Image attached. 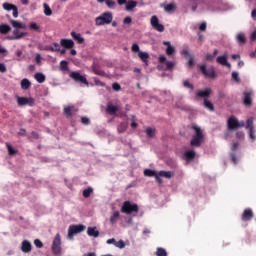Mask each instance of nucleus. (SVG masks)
Returning <instances> with one entry per match:
<instances>
[{
  "instance_id": "obj_3",
  "label": "nucleus",
  "mask_w": 256,
  "mask_h": 256,
  "mask_svg": "<svg viewBox=\"0 0 256 256\" xmlns=\"http://www.w3.org/2000/svg\"><path fill=\"white\" fill-rule=\"evenodd\" d=\"M121 213H126V215L139 213V206H137V204H132L131 201H125L122 205Z\"/></svg>"
},
{
  "instance_id": "obj_24",
  "label": "nucleus",
  "mask_w": 256,
  "mask_h": 256,
  "mask_svg": "<svg viewBox=\"0 0 256 256\" xmlns=\"http://www.w3.org/2000/svg\"><path fill=\"white\" fill-rule=\"evenodd\" d=\"M251 217H253V210H251L249 208L244 210V212L242 214V220L249 221V219H251Z\"/></svg>"
},
{
  "instance_id": "obj_60",
  "label": "nucleus",
  "mask_w": 256,
  "mask_h": 256,
  "mask_svg": "<svg viewBox=\"0 0 256 256\" xmlns=\"http://www.w3.org/2000/svg\"><path fill=\"white\" fill-rule=\"evenodd\" d=\"M92 69L96 75H103V71L97 69V66H93Z\"/></svg>"
},
{
  "instance_id": "obj_10",
  "label": "nucleus",
  "mask_w": 256,
  "mask_h": 256,
  "mask_svg": "<svg viewBox=\"0 0 256 256\" xmlns=\"http://www.w3.org/2000/svg\"><path fill=\"white\" fill-rule=\"evenodd\" d=\"M70 77H71V79H73L76 82L84 83V85L89 86V82H87V78L85 76L81 75V73H79V72H71Z\"/></svg>"
},
{
  "instance_id": "obj_58",
  "label": "nucleus",
  "mask_w": 256,
  "mask_h": 256,
  "mask_svg": "<svg viewBox=\"0 0 256 256\" xmlns=\"http://www.w3.org/2000/svg\"><path fill=\"white\" fill-rule=\"evenodd\" d=\"M7 53H9V51H7V48L0 45V55H7Z\"/></svg>"
},
{
  "instance_id": "obj_49",
  "label": "nucleus",
  "mask_w": 256,
  "mask_h": 256,
  "mask_svg": "<svg viewBox=\"0 0 256 256\" xmlns=\"http://www.w3.org/2000/svg\"><path fill=\"white\" fill-rule=\"evenodd\" d=\"M131 23H133V19L131 18V16H127L123 19L124 25H131Z\"/></svg>"
},
{
  "instance_id": "obj_7",
  "label": "nucleus",
  "mask_w": 256,
  "mask_h": 256,
  "mask_svg": "<svg viewBox=\"0 0 256 256\" xmlns=\"http://www.w3.org/2000/svg\"><path fill=\"white\" fill-rule=\"evenodd\" d=\"M52 251L54 255H61V234L57 233L52 243Z\"/></svg>"
},
{
  "instance_id": "obj_21",
  "label": "nucleus",
  "mask_w": 256,
  "mask_h": 256,
  "mask_svg": "<svg viewBox=\"0 0 256 256\" xmlns=\"http://www.w3.org/2000/svg\"><path fill=\"white\" fill-rule=\"evenodd\" d=\"M163 45H166V55L170 56L173 55L175 53V48L173 47V45H171V42L169 41H164Z\"/></svg>"
},
{
  "instance_id": "obj_54",
  "label": "nucleus",
  "mask_w": 256,
  "mask_h": 256,
  "mask_svg": "<svg viewBox=\"0 0 256 256\" xmlns=\"http://www.w3.org/2000/svg\"><path fill=\"white\" fill-rule=\"evenodd\" d=\"M7 149L9 155H15L16 151L14 150L13 146H11V144H7Z\"/></svg>"
},
{
  "instance_id": "obj_55",
  "label": "nucleus",
  "mask_w": 256,
  "mask_h": 256,
  "mask_svg": "<svg viewBox=\"0 0 256 256\" xmlns=\"http://www.w3.org/2000/svg\"><path fill=\"white\" fill-rule=\"evenodd\" d=\"M34 245L38 248L41 249V247H43V242H41V240L36 239L34 240Z\"/></svg>"
},
{
  "instance_id": "obj_59",
  "label": "nucleus",
  "mask_w": 256,
  "mask_h": 256,
  "mask_svg": "<svg viewBox=\"0 0 256 256\" xmlns=\"http://www.w3.org/2000/svg\"><path fill=\"white\" fill-rule=\"evenodd\" d=\"M12 15L15 17V19L19 17V10L17 9V6H15V8L12 10Z\"/></svg>"
},
{
  "instance_id": "obj_19",
  "label": "nucleus",
  "mask_w": 256,
  "mask_h": 256,
  "mask_svg": "<svg viewBox=\"0 0 256 256\" xmlns=\"http://www.w3.org/2000/svg\"><path fill=\"white\" fill-rule=\"evenodd\" d=\"M183 159L184 161H187V163H189L190 161H193V159H195V151L193 150L185 151L183 155Z\"/></svg>"
},
{
  "instance_id": "obj_40",
  "label": "nucleus",
  "mask_w": 256,
  "mask_h": 256,
  "mask_svg": "<svg viewBox=\"0 0 256 256\" xmlns=\"http://www.w3.org/2000/svg\"><path fill=\"white\" fill-rule=\"evenodd\" d=\"M127 127V123H121L117 128L118 133H125L127 131Z\"/></svg>"
},
{
  "instance_id": "obj_18",
  "label": "nucleus",
  "mask_w": 256,
  "mask_h": 256,
  "mask_svg": "<svg viewBox=\"0 0 256 256\" xmlns=\"http://www.w3.org/2000/svg\"><path fill=\"white\" fill-rule=\"evenodd\" d=\"M71 37H73L74 41H77L79 45H83L85 43V38L81 35V33H77L75 31L71 32Z\"/></svg>"
},
{
  "instance_id": "obj_2",
  "label": "nucleus",
  "mask_w": 256,
  "mask_h": 256,
  "mask_svg": "<svg viewBox=\"0 0 256 256\" xmlns=\"http://www.w3.org/2000/svg\"><path fill=\"white\" fill-rule=\"evenodd\" d=\"M113 21V13L111 12H104L100 16L96 17L95 23L98 26L101 25H109Z\"/></svg>"
},
{
  "instance_id": "obj_17",
  "label": "nucleus",
  "mask_w": 256,
  "mask_h": 256,
  "mask_svg": "<svg viewBox=\"0 0 256 256\" xmlns=\"http://www.w3.org/2000/svg\"><path fill=\"white\" fill-rule=\"evenodd\" d=\"M60 45L65 47V49H73V47H75V42L71 39H61Z\"/></svg>"
},
{
  "instance_id": "obj_15",
  "label": "nucleus",
  "mask_w": 256,
  "mask_h": 256,
  "mask_svg": "<svg viewBox=\"0 0 256 256\" xmlns=\"http://www.w3.org/2000/svg\"><path fill=\"white\" fill-rule=\"evenodd\" d=\"M252 103H253V92L252 91L244 92V105H246V107H251Z\"/></svg>"
},
{
  "instance_id": "obj_41",
  "label": "nucleus",
  "mask_w": 256,
  "mask_h": 256,
  "mask_svg": "<svg viewBox=\"0 0 256 256\" xmlns=\"http://www.w3.org/2000/svg\"><path fill=\"white\" fill-rule=\"evenodd\" d=\"M91 193H93V188L88 187L87 189H85L83 191V197H85V199H87L88 197H91Z\"/></svg>"
},
{
  "instance_id": "obj_9",
  "label": "nucleus",
  "mask_w": 256,
  "mask_h": 256,
  "mask_svg": "<svg viewBox=\"0 0 256 256\" xmlns=\"http://www.w3.org/2000/svg\"><path fill=\"white\" fill-rule=\"evenodd\" d=\"M150 23H151V26L153 27V29H155L159 33H163V31H165V26H163V24L159 23V18H157V16H152Z\"/></svg>"
},
{
  "instance_id": "obj_13",
  "label": "nucleus",
  "mask_w": 256,
  "mask_h": 256,
  "mask_svg": "<svg viewBox=\"0 0 256 256\" xmlns=\"http://www.w3.org/2000/svg\"><path fill=\"white\" fill-rule=\"evenodd\" d=\"M213 93V90L211 88H206L204 90H200L196 93V99H207V97H210V95Z\"/></svg>"
},
{
  "instance_id": "obj_38",
  "label": "nucleus",
  "mask_w": 256,
  "mask_h": 256,
  "mask_svg": "<svg viewBox=\"0 0 256 256\" xmlns=\"http://www.w3.org/2000/svg\"><path fill=\"white\" fill-rule=\"evenodd\" d=\"M2 7L5 11H13L16 6L14 4L5 2L2 4Z\"/></svg>"
},
{
  "instance_id": "obj_35",
  "label": "nucleus",
  "mask_w": 256,
  "mask_h": 256,
  "mask_svg": "<svg viewBox=\"0 0 256 256\" xmlns=\"http://www.w3.org/2000/svg\"><path fill=\"white\" fill-rule=\"evenodd\" d=\"M34 79L38 82V83H45V75L43 73H36L34 75Z\"/></svg>"
},
{
  "instance_id": "obj_5",
  "label": "nucleus",
  "mask_w": 256,
  "mask_h": 256,
  "mask_svg": "<svg viewBox=\"0 0 256 256\" xmlns=\"http://www.w3.org/2000/svg\"><path fill=\"white\" fill-rule=\"evenodd\" d=\"M227 125L230 131H235V129H239V127H245V122L244 121L239 122V120H237L235 116H232L228 119Z\"/></svg>"
},
{
  "instance_id": "obj_45",
  "label": "nucleus",
  "mask_w": 256,
  "mask_h": 256,
  "mask_svg": "<svg viewBox=\"0 0 256 256\" xmlns=\"http://www.w3.org/2000/svg\"><path fill=\"white\" fill-rule=\"evenodd\" d=\"M146 135L147 137H155V129L154 128H147L146 129Z\"/></svg>"
},
{
  "instance_id": "obj_33",
  "label": "nucleus",
  "mask_w": 256,
  "mask_h": 256,
  "mask_svg": "<svg viewBox=\"0 0 256 256\" xmlns=\"http://www.w3.org/2000/svg\"><path fill=\"white\" fill-rule=\"evenodd\" d=\"M119 211H115L111 216H110V223L111 225H115L116 221H119Z\"/></svg>"
},
{
  "instance_id": "obj_64",
  "label": "nucleus",
  "mask_w": 256,
  "mask_h": 256,
  "mask_svg": "<svg viewBox=\"0 0 256 256\" xmlns=\"http://www.w3.org/2000/svg\"><path fill=\"white\" fill-rule=\"evenodd\" d=\"M81 121H82L83 125H89V123H90V120L87 117H82Z\"/></svg>"
},
{
  "instance_id": "obj_42",
  "label": "nucleus",
  "mask_w": 256,
  "mask_h": 256,
  "mask_svg": "<svg viewBox=\"0 0 256 256\" xmlns=\"http://www.w3.org/2000/svg\"><path fill=\"white\" fill-rule=\"evenodd\" d=\"M106 5L109 9H115L117 7L115 0H106Z\"/></svg>"
},
{
  "instance_id": "obj_6",
  "label": "nucleus",
  "mask_w": 256,
  "mask_h": 256,
  "mask_svg": "<svg viewBox=\"0 0 256 256\" xmlns=\"http://www.w3.org/2000/svg\"><path fill=\"white\" fill-rule=\"evenodd\" d=\"M200 71L205 75V77H209L210 79H216L217 72H215V67L213 66H206L202 65L200 66Z\"/></svg>"
},
{
  "instance_id": "obj_20",
  "label": "nucleus",
  "mask_w": 256,
  "mask_h": 256,
  "mask_svg": "<svg viewBox=\"0 0 256 256\" xmlns=\"http://www.w3.org/2000/svg\"><path fill=\"white\" fill-rule=\"evenodd\" d=\"M32 245H31V242L27 241V240H24L22 242V246H21V251L23 253H31V249H32Z\"/></svg>"
},
{
  "instance_id": "obj_39",
  "label": "nucleus",
  "mask_w": 256,
  "mask_h": 256,
  "mask_svg": "<svg viewBox=\"0 0 256 256\" xmlns=\"http://www.w3.org/2000/svg\"><path fill=\"white\" fill-rule=\"evenodd\" d=\"M236 39H237L238 43L245 44L247 42V38L245 37V34H243V33H239L236 36Z\"/></svg>"
},
{
  "instance_id": "obj_27",
  "label": "nucleus",
  "mask_w": 256,
  "mask_h": 256,
  "mask_svg": "<svg viewBox=\"0 0 256 256\" xmlns=\"http://www.w3.org/2000/svg\"><path fill=\"white\" fill-rule=\"evenodd\" d=\"M138 57L141 59V61H143V63H145L147 65V63H149V54L147 52H139L138 53Z\"/></svg>"
},
{
  "instance_id": "obj_48",
  "label": "nucleus",
  "mask_w": 256,
  "mask_h": 256,
  "mask_svg": "<svg viewBox=\"0 0 256 256\" xmlns=\"http://www.w3.org/2000/svg\"><path fill=\"white\" fill-rule=\"evenodd\" d=\"M156 255L157 256H167V251H165V249H163V248H158L156 251Z\"/></svg>"
},
{
  "instance_id": "obj_25",
  "label": "nucleus",
  "mask_w": 256,
  "mask_h": 256,
  "mask_svg": "<svg viewBox=\"0 0 256 256\" xmlns=\"http://www.w3.org/2000/svg\"><path fill=\"white\" fill-rule=\"evenodd\" d=\"M12 27H14V29H26L27 26L24 23H21L17 20H11L10 21Z\"/></svg>"
},
{
  "instance_id": "obj_30",
  "label": "nucleus",
  "mask_w": 256,
  "mask_h": 256,
  "mask_svg": "<svg viewBox=\"0 0 256 256\" xmlns=\"http://www.w3.org/2000/svg\"><path fill=\"white\" fill-rule=\"evenodd\" d=\"M157 175L159 179H161V177H165V179H171V177H173V174L171 173V171H160L158 172Z\"/></svg>"
},
{
  "instance_id": "obj_57",
  "label": "nucleus",
  "mask_w": 256,
  "mask_h": 256,
  "mask_svg": "<svg viewBox=\"0 0 256 256\" xmlns=\"http://www.w3.org/2000/svg\"><path fill=\"white\" fill-rule=\"evenodd\" d=\"M0 73H7V66H5V63H0Z\"/></svg>"
},
{
  "instance_id": "obj_4",
  "label": "nucleus",
  "mask_w": 256,
  "mask_h": 256,
  "mask_svg": "<svg viewBox=\"0 0 256 256\" xmlns=\"http://www.w3.org/2000/svg\"><path fill=\"white\" fill-rule=\"evenodd\" d=\"M86 227L83 224L79 225H70L68 228V239L72 241L73 237L79 233H83L85 231Z\"/></svg>"
},
{
  "instance_id": "obj_44",
  "label": "nucleus",
  "mask_w": 256,
  "mask_h": 256,
  "mask_svg": "<svg viewBox=\"0 0 256 256\" xmlns=\"http://www.w3.org/2000/svg\"><path fill=\"white\" fill-rule=\"evenodd\" d=\"M60 69H61V71H67V70L69 69V66H68V64H67V61L62 60V61L60 62Z\"/></svg>"
},
{
  "instance_id": "obj_22",
  "label": "nucleus",
  "mask_w": 256,
  "mask_h": 256,
  "mask_svg": "<svg viewBox=\"0 0 256 256\" xmlns=\"http://www.w3.org/2000/svg\"><path fill=\"white\" fill-rule=\"evenodd\" d=\"M87 235H89V237H99V231L97 230V227H88Z\"/></svg>"
},
{
  "instance_id": "obj_51",
  "label": "nucleus",
  "mask_w": 256,
  "mask_h": 256,
  "mask_svg": "<svg viewBox=\"0 0 256 256\" xmlns=\"http://www.w3.org/2000/svg\"><path fill=\"white\" fill-rule=\"evenodd\" d=\"M188 67L193 68L195 67V58L193 56H190V58H188Z\"/></svg>"
},
{
  "instance_id": "obj_37",
  "label": "nucleus",
  "mask_w": 256,
  "mask_h": 256,
  "mask_svg": "<svg viewBox=\"0 0 256 256\" xmlns=\"http://www.w3.org/2000/svg\"><path fill=\"white\" fill-rule=\"evenodd\" d=\"M183 87H185V89H189L190 92L195 89V86L193 85V83H190L189 80L183 81Z\"/></svg>"
},
{
  "instance_id": "obj_31",
  "label": "nucleus",
  "mask_w": 256,
  "mask_h": 256,
  "mask_svg": "<svg viewBox=\"0 0 256 256\" xmlns=\"http://www.w3.org/2000/svg\"><path fill=\"white\" fill-rule=\"evenodd\" d=\"M31 31H36V33H41V26L36 22H31L29 25Z\"/></svg>"
},
{
  "instance_id": "obj_36",
  "label": "nucleus",
  "mask_w": 256,
  "mask_h": 256,
  "mask_svg": "<svg viewBox=\"0 0 256 256\" xmlns=\"http://www.w3.org/2000/svg\"><path fill=\"white\" fill-rule=\"evenodd\" d=\"M204 107L205 109H208V111H215V106H213V103L207 99H204Z\"/></svg>"
},
{
  "instance_id": "obj_56",
  "label": "nucleus",
  "mask_w": 256,
  "mask_h": 256,
  "mask_svg": "<svg viewBox=\"0 0 256 256\" xmlns=\"http://www.w3.org/2000/svg\"><path fill=\"white\" fill-rule=\"evenodd\" d=\"M112 89L114 91H121V85L119 83H113L112 84Z\"/></svg>"
},
{
  "instance_id": "obj_16",
  "label": "nucleus",
  "mask_w": 256,
  "mask_h": 256,
  "mask_svg": "<svg viewBox=\"0 0 256 256\" xmlns=\"http://www.w3.org/2000/svg\"><path fill=\"white\" fill-rule=\"evenodd\" d=\"M216 62L219 63V65H224L225 67H228L229 69H231V63L227 62V53H225L222 56H218L216 58Z\"/></svg>"
},
{
  "instance_id": "obj_8",
  "label": "nucleus",
  "mask_w": 256,
  "mask_h": 256,
  "mask_svg": "<svg viewBox=\"0 0 256 256\" xmlns=\"http://www.w3.org/2000/svg\"><path fill=\"white\" fill-rule=\"evenodd\" d=\"M16 99L19 107H23L25 105L33 107V105H35V100L33 98L17 96Z\"/></svg>"
},
{
  "instance_id": "obj_53",
  "label": "nucleus",
  "mask_w": 256,
  "mask_h": 256,
  "mask_svg": "<svg viewBox=\"0 0 256 256\" xmlns=\"http://www.w3.org/2000/svg\"><path fill=\"white\" fill-rule=\"evenodd\" d=\"M53 45H54V48L51 47L50 51H57V52L61 51V46L59 45V43H53Z\"/></svg>"
},
{
  "instance_id": "obj_29",
  "label": "nucleus",
  "mask_w": 256,
  "mask_h": 256,
  "mask_svg": "<svg viewBox=\"0 0 256 256\" xmlns=\"http://www.w3.org/2000/svg\"><path fill=\"white\" fill-rule=\"evenodd\" d=\"M21 89H24L25 91L31 87V81L29 79L24 78L21 80Z\"/></svg>"
},
{
  "instance_id": "obj_23",
  "label": "nucleus",
  "mask_w": 256,
  "mask_h": 256,
  "mask_svg": "<svg viewBox=\"0 0 256 256\" xmlns=\"http://www.w3.org/2000/svg\"><path fill=\"white\" fill-rule=\"evenodd\" d=\"M119 109H120L119 106H113V104L108 103L106 111L110 115H115V113H117V111H119Z\"/></svg>"
},
{
  "instance_id": "obj_14",
  "label": "nucleus",
  "mask_w": 256,
  "mask_h": 256,
  "mask_svg": "<svg viewBox=\"0 0 256 256\" xmlns=\"http://www.w3.org/2000/svg\"><path fill=\"white\" fill-rule=\"evenodd\" d=\"M144 175H145V177H155L157 183H160V184L163 183V180L161 178H159V175L155 170L145 169Z\"/></svg>"
},
{
  "instance_id": "obj_46",
  "label": "nucleus",
  "mask_w": 256,
  "mask_h": 256,
  "mask_svg": "<svg viewBox=\"0 0 256 256\" xmlns=\"http://www.w3.org/2000/svg\"><path fill=\"white\" fill-rule=\"evenodd\" d=\"M246 129H255L254 126H253V118H249L247 121H246Z\"/></svg>"
},
{
  "instance_id": "obj_52",
  "label": "nucleus",
  "mask_w": 256,
  "mask_h": 256,
  "mask_svg": "<svg viewBox=\"0 0 256 256\" xmlns=\"http://www.w3.org/2000/svg\"><path fill=\"white\" fill-rule=\"evenodd\" d=\"M131 50L133 51V53H139V52H141V50H140V48H139V44H137V43H134V44L132 45Z\"/></svg>"
},
{
  "instance_id": "obj_50",
  "label": "nucleus",
  "mask_w": 256,
  "mask_h": 256,
  "mask_svg": "<svg viewBox=\"0 0 256 256\" xmlns=\"http://www.w3.org/2000/svg\"><path fill=\"white\" fill-rule=\"evenodd\" d=\"M115 247H118V249H125V242H123V240H119L115 243Z\"/></svg>"
},
{
  "instance_id": "obj_26",
  "label": "nucleus",
  "mask_w": 256,
  "mask_h": 256,
  "mask_svg": "<svg viewBox=\"0 0 256 256\" xmlns=\"http://www.w3.org/2000/svg\"><path fill=\"white\" fill-rule=\"evenodd\" d=\"M137 7V1L129 0L126 2V11H133Z\"/></svg>"
},
{
  "instance_id": "obj_62",
  "label": "nucleus",
  "mask_w": 256,
  "mask_h": 256,
  "mask_svg": "<svg viewBox=\"0 0 256 256\" xmlns=\"http://www.w3.org/2000/svg\"><path fill=\"white\" fill-rule=\"evenodd\" d=\"M250 131V139H252V141H255L256 137H255V128L249 130Z\"/></svg>"
},
{
  "instance_id": "obj_1",
  "label": "nucleus",
  "mask_w": 256,
  "mask_h": 256,
  "mask_svg": "<svg viewBox=\"0 0 256 256\" xmlns=\"http://www.w3.org/2000/svg\"><path fill=\"white\" fill-rule=\"evenodd\" d=\"M192 129L194 130V135L190 141V145L192 147H201V143H203L205 139V134H203L201 127L197 125L192 126Z\"/></svg>"
},
{
  "instance_id": "obj_12",
  "label": "nucleus",
  "mask_w": 256,
  "mask_h": 256,
  "mask_svg": "<svg viewBox=\"0 0 256 256\" xmlns=\"http://www.w3.org/2000/svg\"><path fill=\"white\" fill-rule=\"evenodd\" d=\"M158 61L159 63H164L168 71H171V69L176 65L175 61H167V57H165V55L159 56Z\"/></svg>"
},
{
  "instance_id": "obj_34",
  "label": "nucleus",
  "mask_w": 256,
  "mask_h": 256,
  "mask_svg": "<svg viewBox=\"0 0 256 256\" xmlns=\"http://www.w3.org/2000/svg\"><path fill=\"white\" fill-rule=\"evenodd\" d=\"M166 13H171V11H175L177 9V4L175 3H170V4H167L165 7H164Z\"/></svg>"
},
{
  "instance_id": "obj_32",
  "label": "nucleus",
  "mask_w": 256,
  "mask_h": 256,
  "mask_svg": "<svg viewBox=\"0 0 256 256\" xmlns=\"http://www.w3.org/2000/svg\"><path fill=\"white\" fill-rule=\"evenodd\" d=\"M43 7H44V15H46V17H51L53 15V10H51V7H49V4L44 3Z\"/></svg>"
},
{
  "instance_id": "obj_43",
  "label": "nucleus",
  "mask_w": 256,
  "mask_h": 256,
  "mask_svg": "<svg viewBox=\"0 0 256 256\" xmlns=\"http://www.w3.org/2000/svg\"><path fill=\"white\" fill-rule=\"evenodd\" d=\"M182 55H184V57H186L187 59L193 57V55H191V50H189V48H184L182 50Z\"/></svg>"
},
{
  "instance_id": "obj_47",
  "label": "nucleus",
  "mask_w": 256,
  "mask_h": 256,
  "mask_svg": "<svg viewBox=\"0 0 256 256\" xmlns=\"http://www.w3.org/2000/svg\"><path fill=\"white\" fill-rule=\"evenodd\" d=\"M232 79L236 83H241V78H239V73L238 72H232Z\"/></svg>"
},
{
  "instance_id": "obj_28",
  "label": "nucleus",
  "mask_w": 256,
  "mask_h": 256,
  "mask_svg": "<svg viewBox=\"0 0 256 256\" xmlns=\"http://www.w3.org/2000/svg\"><path fill=\"white\" fill-rule=\"evenodd\" d=\"M11 31V26L8 24H1L0 25V33L1 35H7Z\"/></svg>"
},
{
  "instance_id": "obj_11",
  "label": "nucleus",
  "mask_w": 256,
  "mask_h": 256,
  "mask_svg": "<svg viewBox=\"0 0 256 256\" xmlns=\"http://www.w3.org/2000/svg\"><path fill=\"white\" fill-rule=\"evenodd\" d=\"M25 36H27V32H19V29H14L13 30V35L8 36L7 39L9 41H17L19 39H23Z\"/></svg>"
},
{
  "instance_id": "obj_61",
  "label": "nucleus",
  "mask_w": 256,
  "mask_h": 256,
  "mask_svg": "<svg viewBox=\"0 0 256 256\" xmlns=\"http://www.w3.org/2000/svg\"><path fill=\"white\" fill-rule=\"evenodd\" d=\"M64 113L67 117H71V107L64 108Z\"/></svg>"
},
{
  "instance_id": "obj_63",
  "label": "nucleus",
  "mask_w": 256,
  "mask_h": 256,
  "mask_svg": "<svg viewBox=\"0 0 256 256\" xmlns=\"http://www.w3.org/2000/svg\"><path fill=\"white\" fill-rule=\"evenodd\" d=\"M237 139H245V133L243 132H237L236 133Z\"/></svg>"
}]
</instances>
